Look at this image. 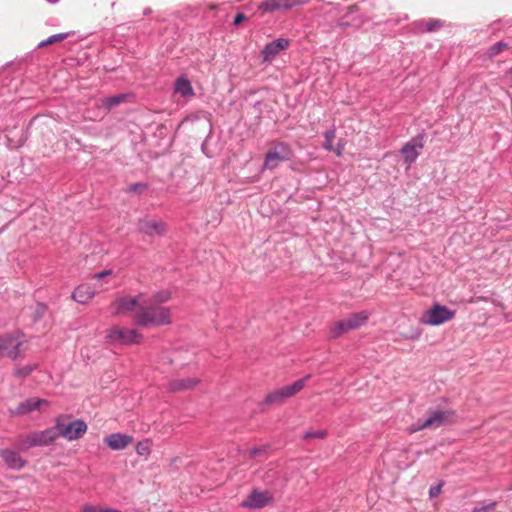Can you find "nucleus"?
<instances>
[{
	"instance_id": "nucleus-36",
	"label": "nucleus",
	"mask_w": 512,
	"mask_h": 512,
	"mask_svg": "<svg viewBox=\"0 0 512 512\" xmlns=\"http://www.w3.org/2000/svg\"><path fill=\"white\" fill-rule=\"evenodd\" d=\"M422 334V331L419 328L412 329L409 335H404V338L407 340H418Z\"/></svg>"
},
{
	"instance_id": "nucleus-32",
	"label": "nucleus",
	"mask_w": 512,
	"mask_h": 512,
	"mask_svg": "<svg viewBox=\"0 0 512 512\" xmlns=\"http://www.w3.org/2000/svg\"><path fill=\"white\" fill-rule=\"evenodd\" d=\"M326 436H327L326 430L306 431L303 434L304 439H311V438L324 439Z\"/></svg>"
},
{
	"instance_id": "nucleus-35",
	"label": "nucleus",
	"mask_w": 512,
	"mask_h": 512,
	"mask_svg": "<svg viewBox=\"0 0 512 512\" xmlns=\"http://www.w3.org/2000/svg\"><path fill=\"white\" fill-rule=\"evenodd\" d=\"M146 188H147L146 183L139 182V183H133V184L129 185L128 191L129 192H141L142 189H146Z\"/></svg>"
},
{
	"instance_id": "nucleus-33",
	"label": "nucleus",
	"mask_w": 512,
	"mask_h": 512,
	"mask_svg": "<svg viewBox=\"0 0 512 512\" xmlns=\"http://www.w3.org/2000/svg\"><path fill=\"white\" fill-rule=\"evenodd\" d=\"M496 507V502H491L488 504H482L474 507L473 512H492Z\"/></svg>"
},
{
	"instance_id": "nucleus-44",
	"label": "nucleus",
	"mask_w": 512,
	"mask_h": 512,
	"mask_svg": "<svg viewBox=\"0 0 512 512\" xmlns=\"http://www.w3.org/2000/svg\"><path fill=\"white\" fill-rule=\"evenodd\" d=\"M40 308L42 311H44L46 307L44 305H40Z\"/></svg>"
},
{
	"instance_id": "nucleus-1",
	"label": "nucleus",
	"mask_w": 512,
	"mask_h": 512,
	"mask_svg": "<svg viewBox=\"0 0 512 512\" xmlns=\"http://www.w3.org/2000/svg\"><path fill=\"white\" fill-rule=\"evenodd\" d=\"M132 320L136 326L142 328L162 327L172 323V312L169 307L153 303L144 297Z\"/></svg>"
},
{
	"instance_id": "nucleus-17",
	"label": "nucleus",
	"mask_w": 512,
	"mask_h": 512,
	"mask_svg": "<svg viewBox=\"0 0 512 512\" xmlns=\"http://www.w3.org/2000/svg\"><path fill=\"white\" fill-rule=\"evenodd\" d=\"M42 406H49V401L41 398H28L15 408L14 414L23 416L35 410H39Z\"/></svg>"
},
{
	"instance_id": "nucleus-9",
	"label": "nucleus",
	"mask_w": 512,
	"mask_h": 512,
	"mask_svg": "<svg viewBox=\"0 0 512 512\" xmlns=\"http://www.w3.org/2000/svg\"><path fill=\"white\" fill-rule=\"evenodd\" d=\"M144 294L140 293L136 296L122 295L117 296L111 303V309L116 316L125 315L130 312H136V309L141 306Z\"/></svg>"
},
{
	"instance_id": "nucleus-39",
	"label": "nucleus",
	"mask_w": 512,
	"mask_h": 512,
	"mask_svg": "<svg viewBox=\"0 0 512 512\" xmlns=\"http://www.w3.org/2000/svg\"><path fill=\"white\" fill-rule=\"evenodd\" d=\"M246 19V15L243 14V13H238L236 14V16L234 17V25H239L240 23H242L244 20Z\"/></svg>"
},
{
	"instance_id": "nucleus-10",
	"label": "nucleus",
	"mask_w": 512,
	"mask_h": 512,
	"mask_svg": "<svg viewBox=\"0 0 512 512\" xmlns=\"http://www.w3.org/2000/svg\"><path fill=\"white\" fill-rule=\"evenodd\" d=\"M274 496L268 490L253 489L241 502L240 506L247 509H261L273 503Z\"/></svg>"
},
{
	"instance_id": "nucleus-42",
	"label": "nucleus",
	"mask_w": 512,
	"mask_h": 512,
	"mask_svg": "<svg viewBox=\"0 0 512 512\" xmlns=\"http://www.w3.org/2000/svg\"><path fill=\"white\" fill-rule=\"evenodd\" d=\"M151 12H152L151 8H146V9H144L143 14L149 15Z\"/></svg>"
},
{
	"instance_id": "nucleus-34",
	"label": "nucleus",
	"mask_w": 512,
	"mask_h": 512,
	"mask_svg": "<svg viewBox=\"0 0 512 512\" xmlns=\"http://www.w3.org/2000/svg\"><path fill=\"white\" fill-rule=\"evenodd\" d=\"M103 506L85 504L81 508V512H102Z\"/></svg>"
},
{
	"instance_id": "nucleus-8",
	"label": "nucleus",
	"mask_w": 512,
	"mask_h": 512,
	"mask_svg": "<svg viewBox=\"0 0 512 512\" xmlns=\"http://www.w3.org/2000/svg\"><path fill=\"white\" fill-rule=\"evenodd\" d=\"M293 157V152L287 143L279 142L273 149L269 150L264 159L263 169L273 170L281 162L289 161Z\"/></svg>"
},
{
	"instance_id": "nucleus-4",
	"label": "nucleus",
	"mask_w": 512,
	"mask_h": 512,
	"mask_svg": "<svg viewBox=\"0 0 512 512\" xmlns=\"http://www.w3.org/2000/svg\"><path fill=\"white\" fill-rule=\"evenodd\" d=\"M455 315V310H451L447 306L436 302L423 312L419 322L422 325L439 326L451 321Z\"/></svg>"
},
{
	"instance_id": "nucleus-6",
	"label": "nucleus",
	"mask_w": 512,
	"mask_h": 512,
	"mask_svg": "<svg viewBox=\"0 0 512 512\" xmlns=\"http://www.w3.org/2000/svg\"><path fill=\"white\" fill-rule=\"evenodd\" d=\"M58 437L56 426H54L43 431H36L28 434L19 442V445L23 449H29L36 446H48L53 444Z\"/></svg>"
},
{
	"instance_id": "nucleus-28",
	"label": "nucleus",
	"mask_w": 512,
	"mask_h": 512,
	"mask_svg": "<svg viewBox=\"0 0 512 512\" xmlns=\"http://www.w3.org/2000/svg\"><path fill=\"white\" fill-rule=\"evenodd\" d=\"M37 368L36 364H28L24 366H16L14 375L18 378H25Z\"/></svg>"
},
{
	"instance_id": "nucleus-25",
	"label": "nucleus",
	"mask_w": 512,
	"mask_h": 512,
	"mask_svg": "<svg viewBox=\"0 0 512 512\" xmlns=\"http://www.w3.org/2000/svg\"><path fill=\"white\" fill-rule=\"evenodd\" d=\"M508 43L505 41H499L491 45L486 52L487 57L494 58L499 55L503 50L508 48Z\"/></svg>"
},
{
	"instance_id": "nucleus-18",
	"label": "nucleus",
	"mask_w": 512,
	"mask_h": 512,
	"mask_svg": "<svg viewBox=\"0 0 512 512\" xmlns=\"http://www.w3.org/2000/svg\"><path fill=\"white\" fill-rule=\"evenodd\" d=\"M0 456L6 466L13 470H20L26 464V461L14 450L2 449L0 450Z\"/></svg>"
},
{
	"instance_id": "nucleus-23",
	"label": "nucleus",
	"mask_w": 512,
	"mask_h": 512,
	"mask_svg": "<svg viewBox=\"0 0 512 512\" xmlns=\"http://www.w3.org/2000/svg\"><path fill=\"white\" fill-rule=\"evenodd\" d=\"M175 91L183 97L194 96V90L188 78L181 76L175 82Z\"/></svg>"
},
{
	"instance_id": "nucleus-14",
	"label": "nucleus",
	"mask_w": 512,
	"mask_h": 512,
	"mask_svg": "<svg viewBox=\"0 0 512 512\" xmlns=\"http://www.w3.org/2000/svg\"><path fill=\"white\" fill-rule=\"evenodd\" d=\"M423 147L424 143L422 136L413 137L409 142L404 144L400 152L405 163L408 165L414 163L418 156L420 155V152L423 149Z\"/></svg>"
},
{
	"instance_id": "nucleus-37",
	"label": "nucleus",
	"mask_w": 512,
	"mask_h": 512,
	"mask_svg": "<svg viewBox=\"0 0 512 512\" xmlns=\"http://www.w3.org/2000/svg\"><path fill=\"white\" fill-rule=\"evenodd\" d=\"M344 147H345L344 141L343 140H339L337 145H336V147H333L332 151H334V153L337 156H341L342 153H343Z\"/></svg>"
},
{
	"instance_id": "nucleus-41",
	"label": "nucleus",
	"mask_w": 512,
	"mask_h": 512,
	"mask_svg": "<svg viewBox=\"0 0 512 512\" xmlns=\"http://www.w3.org/2000/svg\"><path fill=\"white\" fill-rule=\"evenodd\" d=\"M102 512H122V511L115 509V508L103 507Z\"/></svg>"
},
{
	"instance_id": "nucleus-26",
	"label": "nucleus",
	"mask_w": 512,
	"mask_h": 512,
	"mask_svg": "<svg viewBox=\"0 0 512 512\" xmlns=\"http://www.w3.org/2000/svg\"><path fill=\"white\" fill-rule=\"evenodd\" d=\"M69 35H70V32H66V33H58V34L51 35V36H50V37H48L46 40L41 41V42L38 44V47H39V48H43V47H45V46H48V45L54 44V43H56V42L63 41V40H65Z\"/></svg>"
},
{
	"instance_id": "nucleus-38",
	"label": "nucleus",
	"mask_w": 512,
	"mask_h": 512,
	"mask_svg": "<svg viewBox=\"0 0 512 512\" xmlns=\"http://www.w3.org/2000/svg\"><path fill=\"white\" fill-rule=\"evenodd\" d=\"M111 274H112V270H110V269H108V270H103V271H101V272L95 273V274L93 275V278H94V279H103V278H105V277H107V276H109V275H111Z\"/></svg>"
},
{
	"instance_id": "nucleus-15",
	"label": "nucleus",
	"mask_w": 512,
	"mask_h": 512,
	"mask_svg": "<svg viewBox=\"0 0 512 512\" xmlns=\"http://www.w3.org/2000/svg\"><path fill=\"white\" fill-rule=\"evenodd\" d=\"M289 46V40L279 38L267 43L262 50V58L264 61H270L279 54L280 51L285 50Z\"/></svg>"
},
{
	"instance_id": "nucleus-2",
	"label": "nucleus",
	"mask_w": 512,
	"mask_h": 512,
	"mask_svg": "<svg viewBox=\"0 0 512 512\" xmlns=\"http://www.w3.org/2000/svg\"><path fill=\"white\" fill-rule=\"evenodd\" d=\"M71 418V415L62 414L58 416L55 421L58 436L68 441L80 439L87 431V424L82 419H75L66 423Z\"/></svg>"
},
{
	"instance_id": "nucleus-20",
	"label": "nucleus",
	"mask_w": 512,
	"mask_h": 512,
	"mask_svg": "<svg viewBox=\"0 0 512 512\" xmlns=\"http://www.w3.org/2000/svg\"><path fill=\"white\" fill-rule=\"evenodd\" d=\"M414 25L420 32H435L443 27L444 22L440 19L429 18L417 21Z\"/></svg>"
},
{
	"instance_id": "nucleus-16",
	"label": "nucleus",
	"mask_w": 512,
	"mask_h": 512,
	"mask_svg": "<svg viewBox=\"0 0 512 512\" xmlns=\"http://www.w3.org/2000/svg\"><path fill=\"white\" fill-rule=\"evenodd\" d=\"M134 438L128 434L112 433L104 438L106 445L115 451L123 450L133 442Z\"/></svg>"
},
{
	"instance_id": "nucleus-22",
	"label": "nucleus",
	"mask_w": 512,
	"mask_h": 512,
	"mask_svg": "<svg viewBox=\"0 0 512 512\" xmlns=\"http://www.w3.org/2000/svg\"><path fill=\"white\" fill-rule=\"evenodd\" d=\"M369 317L370 313L368 311H360L350 315L345 320L349 328L355 330L364 325L368 321Z\"/></svg>"
},
{
	"instance_id": "nucleus-11",
	"label": "nucleus",
	"mask_w": 512,
	"mask_h": 512,
	"mask_svg": "<svg viewBox=\"0 0 512 512\" xmlns=\"http://www.w3.org/2000/svg\"><path fill=\"white\" fill-rule=\"evenodd\" d=\"M23 344L19 334H6L0 336V358L8 357L15 360L20 355V347Z\"/></svg>"
},
{
	"instance_id": "nucleus-21",
	"label": "nucleus",
	"mask_w": 512,
	"mask_h": 512,
	"mask_svg": "<svg viewBox=\"0 0 512 512\" xmlns=\"http://www.w3.org/2000/svg\"><path fill=\"white\" fill-rule=\"evenodd\" d=\"M197 378L174 379L169 383V390L184 391L195 387L198 384Z\"/></svg>"
},
{
	"instance_id": "nucleus-45",
	"label": "nucleus",
	"mask_w": 512,
	"mask_h": 512,
	"mask_svg": "<svg viewBox=\"0 0 512 512\" xmlns=\"http://www.w3.org/2000/svg\"><path fill=\"white\" fill-rule=\"evenodd\" d=\"M510 73H512V68L510 69Z\"/></svg>"
},
{
	"instance_id": "nucleus-31",
	"label": "nucleus",
	"mask_w": 512,
	"mask_h": 512,
	"mask_svg": "<svg viewBox=\"0 0 512 512\" xmlns=\"http://www.w3.org/2000/svg\"><path fill=\"white\" fill-rule=\"evenodd\" d=\"M171 298V294L168 291H160L154 294L152 302L161 305Z\"/></svg>"
},
{
	"instance_id": "nucleus-24",
	"label": "nucleus",
	"mask_w": 512,
	"mask_h": 512,
	"mask_svg": "<svg viewBox=\"0 0 512 512\" xmlns=\"http://www.w3.org/2000/svg\"><path fill=\"white\" fill-rule=\"evenodd\" d=\"M352 329L349 328L347 325L346 320H341L336 323H334L330 328V336L334 339L340 337L342 334L347 333L351 331Z\"/></svg>"
},
{
	"instance_id": "nucleus-19",
	"label": "nucleus",
	"mask_w": 512,
	"mask_h": 512,
	"mask_svg": "<svg viewBox=\"0 0 512 512\" xmlns=\"http://www.w3.org/2000/svg\"><path fill=\"white\" fill-rule=\"evenodd\" d=\"M95 290L87 285L81 284L75 288L72 293V299L80 304H87L90 300H92L95 296Z\"/></svg>"
},
{
	"instance_id": "nucleus-27",
	"label": "nucleus",
	"mask_w": 512,
	"mask_h": 512,
	"mask_svg": "<svg viewBox=\"0 0 512 512\" xmlns=\"http://www.w3.org/2000/svg\"><path fill=\"white\" fill-rule=\"evenodd\" d=\"M125 98V94H118L115 96L107 97L103 100V106L107 109H112L122 103Z\"/></svg>"
},
{
	"instance_id": "nucleus-12",
	"label": "nucleus",
	"mask_w": 512,
	"mask_h": 512,
	"mask_svg": "<svg viewBox=\"0 0 512 512\" xmlns=\"http://www.w3.org/2000/svg\"><path fill=\"white\" fill-rule=\"evenodd\" d=\"M312 0H264L258 9L264 13H274L276 11H287L298 6H304Z\"/></svg>"
},
{
	"instance_id": "nucleus-7",
	"label": "nucleus",
	"mask_w": 512,
	"mask_h": 512,
	"mask_svg": "<svg viewBox=\"0 0 512 512\" xmlns=\"http://www.w3.org/2000/svg\"><path fill=\"white\" fill-rule=\"evenodd\" d=\"M454 416L452 410H431L428 417L422 423H416L409 427V432L414 433L423 429L438 428L446 424Z\"/></svg>"
},
{
	"instance_id": "nucleus-29",
	"label": "nucleus",
	"mask_w": 512,
	"mask_h": 512,
	"mask_svg": "<svg viewBox=\"0 0 512 512\" xmlns=\"http://www.w3.org/2000/svg\"><path fill=\"white\" fill-rule=\"evenodd\" d=\"M335 135H336V128L335 126H333L331 129L327 130L324 134V143H323V148L327 151H332L333 149V140L335 138Z\"/></svg>"
},
{
	"instance_id": "nucleus-43",
	"label": "nucleus",
	"mask_w": 512,
	"mask_h": 512,
	"mask_svg": "<svg viewBox=\"0 0 512 512\" xmlns=\"http://www.w3.org/2000/svg\"><path fill=\"white\" fill-rule=\"evenodd\" d=\"M258 452H259V450H258L257 448H253V449H251V451H250V453H251L252 455H256Z\"/></svg>"
},
{
	"instance_id": "nucleus-5",
	"label": "nucleus",
	"mask_w": 512,
	"mask_h": 512,
	"mask_svg": "<svg viewBox=\"0 0 512 512\" xmlns=\"http://www.w3.org/2000/svg\"><path fill=\"white\" fill-rule=\"evenodd\" d=\"M105 340L114 345H135L142 342L143 335L136 329L113 326L106 331Z\"/></svg>"
},
{
	"instance_id": "nucleus-30",
	"label": "nucleus",
	"mask_w": 512,
	"mask_h": 512,
	"mask_svg": "<svg viewBox=\"0 0 512 512\" xmlns=\"http://www.w3.org/2000/svg\"><path fill=\"white\" fill-rule=\"evenodd\" d=\"M151 452V441L146 439L136 445V453L140 456H148Z\"/></svg>"
},
{
	"instance_id": "nucleus-3",
	"label": "nucleus",
	"mask_w": 512,
	"mask_h": 512,
	"mask_svg": "<svg viewBox=\"0 0 512 512\" xmlns=\"http://www.w3.org/2000/svg\"><path fill=\"white\" fill-rule=\"evenodd\" d=\"M310 377L311 375L307 374L290 385H286L269 392L261 402V405L269 406L273 404H281L285 399L298 394L305 387V384Z\"/></svg>"
},
{
	"instance_id": "nucleus-40",
	"label": "nucleus",
	"mask_w": 512,
	"mask_h": 512,
	"mask_svg": "<svg viewBox=\"0 0 512 512\" xmlns=\"http://www.w3.org/2000/svg\"><path fill=\"white\" fill-rule=\"evenodd\" d=\"M441 485L433 486L429 490L430 497H436L440 493Z\"/></svg>"
},
{
	"instance_id": "nucleus-13",
	"label": "nucleus",
	"mask_w": 512,
	"mask_h": 512,
	"mask_svg": "<svg viewBox=\"0 0 512 512\" xmlns=\"http://www.w3.org/2000/svg\"><path fill=\"white\" fill-rule=\"evenodd\" d=\"M137 229L147 236H164L167 231V224L162 220L143 217L138 220Z\"/></svg>"
}]
</instances>
